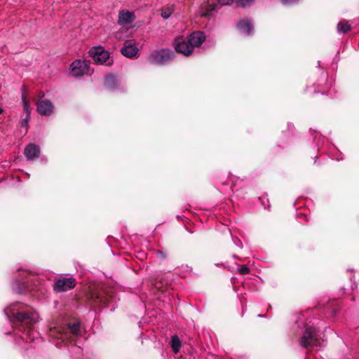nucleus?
<instances>
[{"label": "nucleus", "mask_w": 359, "mask_h": 359, "mask_svg": "<svg viewBox=\"0 0 359 359\" xmlns=\"http://www.w3.org/2000/svg\"><path fill=\"white\" fill-rule=\"evenodd\" d=\"M174 57L175 53L172 50L162 48L152 51L148 57V60L151 64L162 66L172 61Z\"/></svg>", "instance_id": "39448f33"}, {"label": "nucleus", "mask_w": 359, "mask_h": 359, "mask_svg": "<svg viewBox=\"0 0 359 359\" xmlns=\"http://www.w3.org/2000/svg\"><path fill=\"white\" fill-rule=\"evenodd\" d=\"M23 107H24V111L26 113V115L29 113L30 115V110H29V106L28 102L23 98Z\"/></svg>", "instance_id": "c85d7f7f"}, {"label": "nucleus", "mask_w": 359, "mask_h": 359, "mask_svg": "<svg viewBox=\"0 0 359 359\" xmlns=\"http://www.w3.org/2000/svg\"><path fill=\"white\" fill-rule=\"evenodd\" d=\"M174 47L177 53H180L186 56L191 55L194 50L188 39H185L183 37H177L175 39Z\"/></svg>", "instance_id": "6e6552de"}, {"label": "nucleus", "mask_w": 359, "mask_h": 359, "mask_svg": "<svg viewBox=\"0 0 359 359\" xmlns=\"http://www.w3.org/2000/svg\"><path fill=\"white\" fill-rule=\"evenodd\" d=\"M4 111L3 109L0 107V114Z\"/></svg>", "instance_id": "f704fd0d"}, {"label": "nucleus", "mask_w": 359, "mask_h": 359, "mask_svg": "<svg viewBox=\"0 0 359 359\" xmlns=\"http://www.w3.org/2000/svg\"><path fill=\"white\" fill-rule=\"evenodd\" d=\"M334 158H335L336 161H338L343 159L342 157H340V158L339 157H335Z\"/></svg>", "instance_id": "2f4dec72"}, {"label": "nucleus", "mask_w": 359, "mask_h": 359, "mask_svg": "<svg viewBox=\"0 0 359 359\" xmlns=\"http://www.w3.org/2000/svg\"><path fill=\"white\" fill-rule=\"evenodd\" d=\"M232 240H233V242L235 244V245H236L239 248H243V243L238 238L232 237Z\"/></svg>", "instance_id": "cd10ccee"}, {"label": "nucleus", "mask_w": 359, "mask_h": 359, "mask_svg": "<svg viewBox=\"0 0 359 359\" xmlns=\"http://www.w3.org/2000/svg\"><path fill=\"white\" fill-rule=\"evenodd\" d=\"M135 20L134 12L128 10H121L118 13V23L121 26L131 24Z\"/></svg>", "instance_id": "9d476101"}, {"label": "nucleus", "mask_w": 359, "mask_h": 359, "mask_svg": "<svg viewBox=\"0 0 359 359\" xmlns=\"http://www.w3.org/2000/svg\"><path fill=\"white\" fill-rule=\"evenodd\" d=\"M353 287H357V285H356V284H355V283H353V285H352V288H353Z\"/></svg>", "instance_id": "473e14b6"}, {"label": "nucleus", "mask_w": 359, "mask_h": 359, "mask_svg": "<svg viewBox=\"0 0 359 359\" xmlns=\"http://www.w3.org/2000/svg\"><path fill=\"white\" fill-rule=\"evenodd\" d=\"M93 70L90 67V61L87 60H76L71 65V74L73 76L79 77L90 75Z\"/></svg>", "instance_id": "0eeeda50"}, {"label": "nucleus", "mask_w": 359, "mask_h": 359, "mask_svg": "<svg viewBox=\"0 0 359 359\" xmlns=\"http://www.w3.org/2000/svg\"><path fill=\"white\" fill-rule=\"evenodd\" d=\"M255 0H236V4L238 7L245 8L250 6Z\"/></svg>", "instance_id": "4be33fe9"}, {"label": "nucleus", "mask_w": 359, "mask_h": 359, "mask_svg": "<svg viewBox=\"0 0 359 359\" xmlns=\"http://www.w3.org/2000/svg\"><path fill=\"white\" fill-rule=\"evenodd\" d=\"M171 347L175 353H177L182 346L181 341L177 335H174L171 337Z\"/></svg>", "instance_id": "6ab92c4d"}, {"label": "nucleus", "mask_w": 359, "mask_h": 359, "mask_svg": "<svg viewBox=\"0 0 359 359\" xmlns=\"http://www.w3.org/2000/svg\"><path fill=\"white\" fill-rule=\"evenodd\" d=\"M323 76H324V78H326L327 77V74L323 73Z\"/></svg>", "instance_id": "e433bc0d"}, {"label": "nucleus", "mask_w": 359, "mask_h": 359, "mask_svg": "<svg viewBox=\"0 0 359 359\" xmlns=\"http://www.w3.org/2000/svg\"><path fill=\"white\" fill-rule=\"evenodd\" d=\"M75 287V279L72 278H64L57 280L53 286V289L57 292H66Z\"/></svg>", "instance_id": "1a4fd4ad"}, {"label": "nucleus", "mask_w": 359, "mask_h": 359, "mask_svg": "<svg viewBox=\"0 0 359 359\" xmlns=\"http://www.w3.org/2000/svg\"><path fill=\"white\" fill-rule=\"evenodd\" d=\"M29 118H30V116L28 113L26 115L25 118H22V120L21 121V123H20L21 126L23 128H27L28 126V122H29Z\"/></svg>", "instance_id": "a878e982"}, {"label": "nucleus", "mask_w": 359, "mask_h": 359, "mask_svg": "<svg viewBox=\"0 0 359 359\" xmlns=\"http://www.w3.org/2000/svg\"><path fill=\"white\" fill-rule=\"evenodd\" d=\"M263 316H263V315H262V314H259V315H258V317H259V318H262Z\"/></svg>", "instance_id": "c9c22d12"}, {"label": "nucleus", "mask_w": 359, "mask_h": 359, "mask_svg": "<svg viewBox=\"0 0 359 359\" xmlns=\"http://www.w3.org/2000/svg\"><path fill=\"white\" fill-rule=\"evenodd\" d=\"M238 271L242 275H245V274L249 273L250 269L245 265H238Z\"/></svg>", "instance_id": "b1692460"}, {"label": "nucleus", "mask_w": 359, "mask_h": 359, "mask_svg": "<svg viewBox=\"0 0 359 359\" xmlns=\"http://www.w3.org/2000/svg\"><path fill=\"white\" fill-rule=\"evenodd\" d=\"M40 153L39 146L34 144H29L24 150V154L27 160H33L38 158Z\"/></svg>", "instance_id": "ddd939ff"}, {"label": "nucleus", "mask_w": 359, "mask_h": 359, "mask_svg": "<svg viewBox=\"0 0 359 359\" xmlns=\"http://www.w3.org/2000/svg\"><path fill=\"white\" fill-rule=\"evenodd\" d=\"M233 2V0H217L218 4L220 6H229Z\"/></svg>", "instance_id": "bb28decb"}, {"label": "nucleus", "mask_w": 359, "mask_h": 359, "mask_svg": "<svg viewBox=\"0 0 359 359\" xmlns=\"http://www.w3.org/2000/svg\"><path fill=\"white\" fill-rule=\"evenodd\" d=\"M118 84V79L115 76L109 75L105 78L104 86L109 90L117 89Z\"/></svg>", "instance_id": "f3484780"}, {"label": "nucleus", "mask_w": 359, "mask_h": 359, "mask_svg": "<svg viewBox=\"0 0 359 359\" xmlns=\"http://www.w3.org/2000/svg\"><path fill=\"white\" fill-rule=\"evenodd\" d=\"M174 12L173 6H166L161 9V15L163 19H168Z\"/></svg>", "instance_id": "aec40b11"}, {"label": "nucleus", "mask_w": 359, "mask_h": 359, "mask_svg": "<svg viewBox=\"0 0 359 359\" xmlns=\"http://www.w3.org/2000/svg\"><path fill=\"white\" fill-rule=\"evenodd\" d=\"M18 275L11 283L12 290L17 294L41 292L46 288L48 280L43 276L27 269H18Z\"/></svg>", "instance_id": "7ed1b4c3"}, {"label": "nucleus", "mask_w": 359, "mask_h": 359, "mask_svg": "<svg viewBox=\"0 0 359 359\" xmlns=\"http://www.w3.org/2000/svg\"><path fill=\"white\" fill-rule=\"evenodd\" d=\"M296 330L297 335H302L299 345L305 348H312L319 351L325 346V341L320 338V334L311 321L307 322L303 313L295 316V324L293 327Z\"/></svg>", "instance_id": "f03ea898"}, {"label": "nucleus", "mask_w": 359, "mask_h": 359, "mask_svg": "<svg viewBox=\"0 0 359 359\" xmlns=\"http://www.w3.org/2000/svg\"><path fill=\"white\" fill-rule=\"evenodd\" d=\"M188 40L194 49L195 47L200 46L205 40L204 32L198 31L191 33L188 37Z\"/></svg>", "instance_id": "f8f14e48"}, {"label": "nucleus", "mask_w": 359, "mask_h": 359, "mask_svg": "<svg viewBox=\"0 0 359 359\" xmlns=\"http://www.w3.org/2000/svg\"><path fill=\"white\" fill-rule=\"evenodd\" d=\"M237 29L241 34L249 36L253 33L254 26L250 19L244 18L238 22Z\"/></svg>", "instance_id": "9b49d317"}, {"label": "nucleus", "mask_w": 359, "mask_h": 359, "mask_svg": "<svg viewBox=\"0 0 359 359\" xmlns=\"http://www.w3.org/2000/svg\"><path fill=\"white\" fill-rule=\"evenodd\" d=\"M49 334L53 339H61L62 341L73 340L81 334L80 323L76 322L63 326H54L50 328Z\"/></svg>", "instance_id": "20e7f679"}, {"label": "nucleus", "mask_w": 359, "mask_h": 359, "mask_svg": "<svg viewBox=\"0 0 359 359\" xmlns=\"http://www.w3.org/2000/svg\"><path fill=\"white\" fill-rule=\"evenodd\" d=\"M336 314H337V309H333V311H332V316H335Z\"/></svg>", "instance_id": "7c9ffc66"}, {"label": "nucleus", "mask_w": 359, "mask_h": 359, "mask_svg": "<svg viewBox=\"0 0 359 359\" xmlns=\"http://www.w3.org/2000/svg\"><path fill=\"white\" fill-rule=\"evenodd\" d=\"M209 8L205 11H202L201 15L204 17H210L212 15V12L217 9V5L215 4H208Z\"/></svg>", "instance_id": "412c9836"}, {"label": "nucleus", "mask_w": 359, "mask_h": 359, "mask_svg": "<svg viewBox=\"0 0 359 359\" xmlns=\"http://www.w3.org/2000/svg\"><path fill=\"white\" fill-rule=\"evenodd\" d=\"M299 1V0H281V3L284 5H292L296 4Z\"/></svg>", "instance_id": "c756f323"}, {"label": "nucleus", "mask_w": 359, "mask_h": 359, "mask_svg": "<svg viewBox=\"0 0 359 359\" xmlns=\"http://www.w3.org/2000/svg\"><path fill=\"white\" fill-rule=\"evenodd\" d=\"M313 140L316 141V146H317L318 149L319 150L320 147L323 144V142H324L323 137L321 136L320 134L318 133V134H316V135L313 138Z\"/></svg>", "instance_id": "5701e85b"}, {"label": "nucleus", "mask_w": 359, "mask_h": 359, "mask_svg": "<svg viewBox=\"0 0 359 359\" xmlns=\"http://www.w3.org/2000/svg\"><path fill=\"white\" fill-rule=\"evenodd\" d=\"M156 255L161 261L165 259L167 257L166 253L161 250H157L156 252Z\"/></svg>", "instance_id": "393cba45"}, {"label": "nucleus", "mask_w": 359, "mask_h": 359, "mask_svg": "<svg viewBox=\"0 0 359 359\" xmlns=\"http://www.w3.org/2000/svg\"><path fill=\"white\" fill-rule=\"evenodd\" d=\"M351 30V25L349 24L348 21L342 20L338 22L337 26V31L338 34H346Z\"/></svg>", "instance_id": "a211bd4d"}, {"label": "nucleus", "mask_w": 359, "mask_h": 359, "mask_svg": "<svg viewBox=\"0 0 359 359\" xmlns=\"http://www.w3.org/2000/svg\"><path fill=\"white\" fill-rule=\"evenodd\" d=\"M138 53V48L133 44L125 45L121 48V53L129 58L135 57Z\"/></svg>", "instance_id": "dca6fc26"}, {"label": "nucleus", "mask_w": 359, "mask_h": 359, "mask_svg": "<svg viewBox=\"0 0 359 359\" xmlns=\"http://www.w3.org/2000/svg\"><path fill=\"white\" fill-rule=\"evenodd\" d=\"M53 109V104L48 100H41L37 104V111L43 116H50Z\"/></svg>", "instance_id": "4468645a"}, {"label": "nucleus", "mask_w": 359, "mask_h": 359, "mask_svg": "<svg viewBox=\"0 0 359 359\" xmlns=\"http://www.w3.org/2000/svg\"><path fill=\"white\" fill-rule=\"evenodd\" d=\"M233 257L234 259H238V257L236 255H233Z\"/></svg>", "instance_id": "72a5a7b5"}, {"label": "nucleus", "mask_w": 359, "mask_h": 359, "mask_svg": "<svg viewBox=\"0 0 359 359\" xmlns=\"http://www.w3.org/2000/svg\"><path fill=\"white\" fill-rule=\"evenodd\" d=\"M91 299L95 305L105 307L109 306V297L108 295H104L102 292L92 294Z\"/></svg>", "instance_id": "2eb2a0df"}, {"label": "nucleus", "mask_w": 359, "mask_h": 359, "mask_svg": "<svg viewBox=\"0 0 359 359\" xmlns=\"http://www.w3.org/2000/svg\"><path fill=\"white\" fill-rule=\"evenodd\" d=\"M88 53L96 65L111 66L114 62L109 52L102 46H95L90 48Z\"/></svg>", "instance_id": "423d86ee"}, {"label": "nucleus", "mask_w": 359, "mask_h": 359, "mask_svg": "<svg viewBox=\"0 0 359 359\" xmlns=\"http://www.w3.org/2000/svg\"><path fill=\"white\" fill-rule=\"evenodd\" d=\"M11 322L16 344L39 342V332L34 329L39 322V313L30 306L21 302L12 303L4 310Z\"/></svg>", "instance_id": "f257e3e1"}]
</instances>
